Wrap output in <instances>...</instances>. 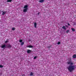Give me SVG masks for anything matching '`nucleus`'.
Here are the masks:
<instances>
[{"label":"nucleus","mask_w":76,"mask_h":76,"mask_svg":"<svg viewBox=\"0 0 76 76\" xmlns=\"http://www.w3.org/2000/svg\"><path fill=\"white\" fill-rule=\"evenodd\" d=\"M67 64L71 65L69 66L67 68V69L70 72H72L73 70H75V66H74L72 65L73 64V63L71 62V61H69L67 62Z\"/></svg>","instance_id":"1"},{"label":"nucleus","mask_w":76,"mask_h":76,"mask_svg":"<svg viewBox=\"0 0 76 76\" xmlns=\"http://www.w3.org/2000/svg\"><path fill=\"white\" fill-rule=\"evenodd\" d=\"M28 6L27 5H26L24 6L23 8L25 9L23 10V12L24 13H26V12H27V11L28 10Z\"/></svg>","instance_id":"2"},{"label":"nucleus","mask_w":76,"mask_h":76,"mask_svg":"<svg viewBox=\"0 0 76 76\" xmlns=\"http://www.w3.org/2000/svg\"><path fill=\"white\" fill-rule=\"evenodd\" d=\"M31 51H32L31 50L28 49L27 50V53L28 54H29V53H30Z\"/></svg>","instance_id":"3"},{"label":"nucleus","mask_w":76,"mask_h":76,"mask_svg":"<svg viewBox=\"0 0 76 76\" xmlns=\"http://www.w3.org/2000/svg\"><path fill=\"white\" fill-rule=\"evenodd\" d=\"M2 12L3 13L2 14V15L3 16H4V15H5V14H6V13H7V12L6 11H4V12L2 11Z\"/></svg>","instance_id":"4"},{"label":"nucleus","mask_w":76,"mask_h":76,"mask_svg":"<svg viewBox=\"0 0 76 76\" xmlns=\"http://www.w3.org/2000/svg\"><path fill=\"white\" fill-rule=\"evenodd\" d=\"M1 48H5L6 47V45L4 44L3 45L1 46Z\"/></svg>","instance_id":"5"},{"label":"nucleus","mask_w":76,"mask_h":76,"mask_svg":"<svg viewBox=\"0 0 76 76\" xmlns=\"http://www.w3.org/2000/svg\"><path fill=\"white\" fill-rule=\"evenodd\" d=\"M7 47H8V48H11V47H12V46H11L10 44H9L7 45Z\"/></svg>","instance_id":"6"},{"label":"nucleus","mask_w":76,"mask_h":76,"mask_svg":"<svg viewBox=\"0 0 76 76\" xmlns=\"http://www.w3.org/2000/svg\"><path fill=\"white\" fill-rule=\"evenodd\" d=\"M72 57L73 58H76V54H74L72 56Z\"/></svg>","instance_id":"7"},{"label":"nucleus","mask_w":76,"mask_h":76,"mask_svg":"<svg viewBox=\"0 0 76 76\" xmlns=\"http://www.w3.org/2000/svg\"><path fill=\"white\" fill-rule=\"evenodd\" d=\"M45 1V0H40L39 1V2L40 3H43V2Z\"/></svg>","instance_id":"8"},{"label":"nucleus","mask_w":76,"mask_h":76,"mask_svg":"<svg viewBox=\"0 0 76 76\" xmlns=\"http://www.w3.org/2000/svg\"><path fill=\"white\" fill-rule=\"evenodd\" d=\"M34 27H35V28H37V23H34Z\"/></svg>","instance_id":"9"},{"label":"nucleus","mask_w":76,"mask_h":76,"mask_svg":"<svg viewBox=\"0 0 76 76\" xmlns=\"http://www.w3.org/2000/svg\"><path fill=\"white\" fill-rule=\"evenodd\" d=\"M27 47H28L29 48H33V46L32 45H29Z\"/></svg>","instance_id":"10"},{"label":"nucleus","mask_w":76,"mask_h":76,"mask_svg":"<svg viewBox=\"0 0 76 76\" xmlns=\"http://www.w3.org/2000/svg\"><path fill=\"white\" fill-rule=\"evenodd\" d=\"M34 75V73H33V72H31L30 73V76H33Z\"/></svg>","instance_id":"11"},{"label":"nucleus","mask_w":76,"mask_h":76,"mask_svg":"<svg viewBox=\"0 0 76 76\" xmlns=\"http://www.w3.org/2000/svg\"><path fill=\"white\" fill-rule=\"evenodd\" d=\"M12 0H7V2H11Z\"/></svg>","instance_id":"12"},{"label":"nucleus","mask_w":76,"mask_h":76,"mask_svg":"<svg viewBox=\"0 0 76 76\" xmlns=\"http://www.w3.org/2000/svg\"><path fill=\"white\" fill-rule=\"evenodd\" d=\"M71 29L72 31H73V32H75V29L73 28H71Z\"/></svg>","instance_id":"13"},{"label":"nucleus","mask_w":76,"mask_h":76,"mask_svg":"<svg viewBox=\"0 0 76 76\" xmlns=\"http://www.w3.org/2000/svg\"><path fill=\"white\" fill-rule=\"evenodd\" d=\"M23 44H24V42H21V43L20 45L21 46H22V45H23Z\"/></svg>","instance_id":"14"},{"label":"nucleus","mask_w":76,"mask_h":76,"mask_svg":"<svg viewBox=\"0 0 76 76\" xmlns=\"http://www.w3.org/2000/svg\"><path fill=\"white\" fill-rule=\"evenodd\" d=\"M62 28L64 29H65V30L66 29V27H65V26H63L62 27Z\"/></svg>","instance_id":"15"},{"label":"nucleus","mask_w":76,"mask_h":76,"mask_svg":"<svg viewBox=\"0 0 76 76\" xmlns=\"http://www.w3.org/2000/svg\"><path fill=\"white\" fill-rule=\"evenodd\" d=\"M19 41L20 42H22L23 41V40H22V39H20L19 40Z\"/></svg>","instance_id":"16"},{"label":"nucleus","mask_w":76,"mask_h":76,"mask_svg":"<svg viewBox=\"0 0 76 76\" xmlns=\"http://www.w3.org/2000/svg\"><path fill=\"white\" fill-rule=\"evenodd\" d=\"M3 67V66L2 65H0V68H2V67Z\"/></svg>","instance_id":"17"},{"label":"nucleus","mask_w":76,"mask_h":76,"mask_svg":"<svg viewBox=\"0 0 76 76\" xmlns=\"http://www.w3.org/2000/svg\"><path fill=\"white\" fill-rule=\"evenodd\" d=\"M15 28H12V31H15Z\"/></svg>","instance_id":"18"},{"label":"nucleus","mask_w":76,"mask_h":76,"mask_svg":"<svg viewBox=\"0 0 76 76\" xmlns=\"http://www.w3.org/2000/svg\"><path fill=\"white\" fill-rule=\"evenodd\" d=\"M69 32V30H68L66 31V33H68Z\"/></svg>","instance_id":"19"},{"label":"nucleus","mask_w":76,"mask_h":76,"mask_svg":"<svg viewBox=\"0 0 76 76\" xmlns=\"http://www.w3.org/2000/svg\"><path fill=\"white\" fill-rule=\"evenodd\" d=\"M61 44V42H58V45H59V44Z\"/></svg>","instance_id":"20"},{"label":"nucleus","mask_w":76,"mask_h":76,"mask_svg":"<svg viewBox=\"0 0 76 76\" xmlns=\"http://www.w3.org/2000/svg\"><path fill=\"white\" fill-rule=\"evenodd\" d=\"M51 46H48V48H51Z\"/></svg>","instance_id":"21"},{"label":"nucleus","mask_w":76,"mask_h":76,"mask_svg":"<svg viewBox=\"0 0 76 76\" xmlns=\"http://www.w3.org/2000/svg\"><path fill=\"white\" fill-rule=\"evenodd\" d=\"M37 58V56H35L34 57V59H36V58Z\"/></svg>","instance_id":"22"},{"label":"nucleus","mask_w":76,"mask_h":76,"mask_svg":"<svg viewBox=\"0 0 76 76\" xmlns=\"http://www.w3.org/2000/svg\"><path fill=\"white\" fill-rule=\"evenodd\" d=\"M68 26H70V25L69 24V23H68Z\"/></svg>","instance_id":"23"},{"label":"nucleus","mask_w":76,"mask_h":76,"mask_svg":"<svg viewBox=\"0 0 76 76\" xmlns=\"http://www.w3.org/2000/svg\"><path fill=\"white\" fill-rule=\"evenodd\" d=\"M7 42H8V41H6L5 42V43H7Z\"/></svg>","instance_id":"24"},{"label":"nucleus","mask_w":76,"mask_h":76,"mask_svg":"<svg viewBox=\"0 0 76 76\" xmlns=\"http://www.w3.org/2000/svg\"><path fill=\"white\" fill-rule=\"evenodd\" d=\"M39 13H40V12H39L38 13V15H39Z\"/></svg>","instance_id":"25"},{"label":"nucleus","mask_w":76,"mask_h":76,"mask_svg":"<svg viewBox=\"0 0 76 76\" xmlns=\"http://www.w3.org/2000/svg\"><path fill=\"white\" fill-rule=\"evenodd\" d=\"M66 27H67V26H66Z\"/></svg>","instance_id":"26"},{"label":"nucleus","mask_w":76,"mask_h":76,"mask_svg":"<svg viewBox=\"0 0 76 76\" xmlns=\"http://www.w3.org/2000/svg\"><path fill=\"white\" fill-rule=\"evenodd\" d=\"M23 76H24V75H23Z\"/></svg>","instance_id":"27"}]
</instances>
